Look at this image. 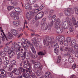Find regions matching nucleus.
Masks as SVG:
<instances>
[{
	"label": "nucleus",
	"mask_w": 78,
	"mask_h": 78,
	"mask_svg": "<svg viewBox=\"0 0 78 78\" xmlns=\"http://www.w3.org/2000/svg\"><path fill=\"white\" fill-rule=\"evenodd\" d=\"M46 39L43 40L44 44V45H48V49H51L52 47V39L50 37H46Z\"/></svg>",
	"instance_id": "f257e3e1"
},
{
	"label": "nucleus",
	"mask_w": 78,
	"mask_h": 78,
	"mask_svg": "<svg viewBox=\"0 0 78 78\" xmlns=\"http://www.w3.org/2000/svg\"><path fill=\"white\" fill-rule=\"evenodd\" d=\"M24 44H27V45L31 48L33 53L34 54H36V52L35 50V48H34V46H33V44L32 43H30V42L28 40L26 39L25 40Z\"/></svg>",
	"instance_id": "f03ea898"
},
{
	"label": "nucleus",
	"mask_w": 78,
	"mask_h": 78,
	"mask_svg": "<svg viewBox=\"0 0 78 78\" xmlns=\"http://www.w3.org/2000/svg\"><path fill=\"white\" fill-rule=\"evenodd\" d=\"M4 51L8 52V53L9 54V55L11 57H12L15 55V53H14L13 52H11V49H9V47H6L4 48Z\"/></svg>",
	"instance_id": "7ed1b4c3"
},
{
	"label": "nucleus",
	"mask_w": 78,
	"mask_h": 78,
	"mask_svg": "<svg viewBox=\"0 0 78 78\" xmlns=\"http://www.w3.org/2000/svg\"><path fill=\"white\" fill-rule=\"evenodd\" d=\"M35 14H36V13L34 12H29L26 14V18L27 19H31V18L34 16Z\"/></svg>",
	"instance_id": "20e7f679"
},
{
	"label": "nucleus",
	"mask_w": 78,
	"mask_h": 78,
	"mask_svg": "<svg viewBox=\"0 0 78 78\" xmlns=\"http://www.w3.org/2000/svg\"><path fill=\"white\" fill-rule=\"evenodd\" d=\"M71 11H73L72 8H69L64 11V13L66 16H70Z\"/></svg>",
	"instance_id": "39448f33"
},
{
	"label": "nucleus",
	"mask_w": 78,
	"mask_h": 78,
	"mask_svg": "<svg viewBox=\"0 0 78 78\" xmlns=\"http://www.w3.org/2000/svg\"><path fill=\"white\" fill-rule=\"evenodd\" d=\"M44 12H41L37 14L35 17V19L36 20H39L40 19H41L44 16Z\"/></svg>",
	"instance_id": "423d86ee"
},
{
	"label": "nucleus",
	"mask_w": 78,
	"mask_h": 78,
	"mask_svg": "<svg viewBox=\"0 0 78 78\" xmlns=\"http://www.w3.org/2000/svg\"><path fill=\"white\" fill-rule=\"evenodd\" d=\"M38 68H39V70H38L36 71V74L37 76H40L42 74L43 72L42 71V68H43V66H40L39 67H38Z\"/></svg>",
	"instance_id": "0eeeda50"
},
{
	"label": "nucleus",
	"mask_w": 78,
	"mask_h": 78,
	"mask_svg": "<svg viewBox=\"0 0 78 78\" xmlns=\"http://www.w3.org/2000/svg\"><path fill=\"white\" fill-rule=\"evenodd\" d=\"M55 25L56 26V27H61V20L59 18H58L56 20Z\"/></svg>",
	"instance_id": "6e6552de"
},
{
	"label": "nucleus",
	"mask_w": 78,
	"mask_h": 78,
	"mask_svg": "<svg viewBox=\"0 0 78 78\" xmlns=\"http://www.w3.org/2000/svg\"><path fill=\"white\" fill-rule=\"evenodd\" d=\"M11 33L12 34L15 36H18L19 34L17 32V30L15 29H12L11 30Z\"/></svg>",
	"instance_id": "1a4fd4ad"
},
{
	"label": "nucleus",
	"mask_w": 78,
	"mask_h": 78,
	"mask_svg": "<svg viewBox=\"0 0 78 78\" xmlns=\"http://www.w3.org/2000/svg\"><path fill=\"white\" fill-rule=\"evenodd\" d=\"M56 39L57 41H58V42H60V41H64L65 38L64 37L62 36L61 37L60 36H58L56 38Z\"/></svg>",
	"instance_id": "9d476101"
},
{
	"label": "nucleus",
	"mask_w": 78,
	"mask_h": 78,
	"mask_svg": "<svg viewBox=\"0 0 78 78\" xmlns=\"http://www.w3.org/2000/svg\"><path fill=\"white\" fill-rule=\"evenodd\" d=\"M41 27H42V28L43 30H47L48 28V26L47 24H45V23L42 22V24H41Z\"/></svg>",
	"instance_id": "9b49d317"
},
{
	"label": "nucleus",
	"mask_w": 78,
	"mask_h": 78,
	"mask_svg": "<svg viewBox=\"0 0 78 78\" xmlns=\"http://www.w3.org/2000/svg\"><path fill=\"white\" fill-rule=\"evenodd\" d=\"M12 73H14L15 75H19L20 74V71L17 70L16 68L14 69L13 70L12 72Z\"/></svg>",
	"instance_id": "f8f14e48"
},
{
	"label": "nucleus",
	"mask_w": 78,
	"mask_h": 78,
	"mask_svg": "<svg viewBox=\"0 0 78 78\" xmlns=\"http://www.w3.org/2000/svg\"><path fill=\"white\" fill-rule=\"evenodd\" d=\"M55 27L56 28V31L57 33H58V34L59 33H62V30L60 29V27H56V26H55Z\"/></svg>",
	"instance_id": "ddd939ff"
},
{
	"label": "nucleus",
	"mask_w": 78,
	"mask_h": 78,
	"mask_svg": "<svg viewBox=\"0 0 78 78\" xmlns=\"http://www.w3.org/2000/svg\"><path fill=\"white\" fill-rule=\"evenodd\" d=\"M13 35L11 34L10 32H8L7 35V37L8 39H12L13 37Z\"/></svg>",
	"instance_id": "4468645a"
},
{
	"label": "nucleus",
	"mask_w": 78,
	"mask_h": 78,
	"mask_svg": "<svg viewBox=\"0 0 78 78\" xmlns=\"http://www.w3.org/2000/svg\"><path fill=\"white\" fill-rule=\"evenodd\" d=\"M6 52L5 51H0V56L2 58L5 57L6 56Z\"/></svg>",
	"instance_id": "2eb2a0df"
},
{
	"label": "nucleus",
	"mask_w": 78,
	"mask_h": 78,
	"mask_svg": "<svg viewBox=\"0 0 78 78\" xmlns=\"http://www.w3.org/2000/svg\"><path fill=\"white\" fill-rule=\"evenodd\" d=\"M25 9H29V10H31L32 9V6H30L28 4H27L25 6Z\"/></svg>",
	"instance_id": "dca6fc26"
},
{
	"label": "nucleus",
	"mask_w": 78,
	"mask_h": 78,
	"mask_svg": "<svg viewBox=\"0 0 78 78\" xmlns=\"http://www.w3.org/2000/svg\"><path fill=\"white\" fill-rule=\"evenodd\" d=\"M58 42L56 41H53L52 42V44L54 46H55V48H59V46H58Z\"/></svg>",
	"instance_id": "f3484780"
},
{
	"label": "nucleus",
	"mask_w": 78,
	"mask_h": 78,
	"mask_svg": "<svg viewBox=\"0 0 78 78\" xmlns=\"http://www.w3.org/2000/svg\"><path fill=\"white\" fill-rule=\"evenodd\" d=\"M51 76V73L50 72H47L44 74V77L45 78H48Z\"/></svg>",
	"instance_id": "a211bd4d"
},
{
	"label": "nucleus",
	"mask_w": 78,
	"mask_h": 78,
	"mask_svg": "<svg viewBox=\"0 0 78 78\" xmlns=\"http://www.w3.org/2000/svg\"><path fill=\"white\" fill-rule=\"evenodd\" d=\"M68 61L69 63H72L74 62V58L73 57H69L68 58Z\"/></svg>",
	"instance_id": "6ab92c4d"
},
{
	"label": "nucleus",
	"mask_w": 78,
	"mask_h": 78,
	"mask_svg": "<svg viewBox=\"0 0 78 78\" xmlns=\"http://www.w3.org/2000/svg\"><path fill=\"white\" fill-rule=\"evenodd\" d=\"M3 34L4 36V37H2V40L3 41H5V38L7 41H9V40H8V39L7 38V37H6V35H5V33H4V32L3 33Z\"/></svg>",
	"instance_id": "aec40b11"
},
{
	"label": "nucleus",
	"mask_w": 78,
	"mask_h": 78,
	"mask_svg": "<svg viewBox=\"0 0 78 78\" xmlns=\"http://www.w3.org/2000/svg\"><path fill=\"white\" fill-rule=\"evenodd\" d=\"M26 78H37L36 75H35L33 73L31 74V75H30L29 76L26 77Z\"/></svg>",
	"instance_id": "412c9836"
},
{
	"label": "nucleus",
	"mask_w": 78,
	"mask_h": 78,
	"mask_svg": "<svg viewBox=\"0 0 78 78\" xmlns=\"http://www.w3.org/2000/svg\"><path fill=\"white\" fill-rule=\"evenodd\" d=\"M35 68H38V67H39L41 66V63L39 62H35L34 64Z\"/></svg>",
	"instance_id": "4be33fe9"
},
{
	"label": "nucleus",
	"mask_w": 78,
	"mask_h": 78,
	"mask_svg": "<svg viewBox=\"0 0 78 78\" xmlns=\"http://www.w3.org/2000/svg\"><path fill=\"white\" fill-rule=\"evenodd\" d=\"M45 54H46V52L45 50H44L42 51H40L38 53V54L41 56H44Z\"/></svg>",
	"instance_id": "5701e85b"
},
{
	"label": "nucleus",
	"mask_w": 78,
	"mask_h": 78,
	"mask_svg": "<svg viewBox=\"0 0 78 78\" xmlns=\"http://www.w3.org/2000/svg\"><path fill=\"white\" fill-rule=\"evenodd\" d=\"M65 26H66V21L65 20H62V27L65 29L66 28H65Z\"/></svg>",
	"instance_id": "b1692460"
},
{
	"label": "nucleus",
	"mask_w": 78,
	"mask_h": 78,
	"mask_svg": "<svg viewBox=\"0 0 78 78\" xmlns=\"http://www.w3.org/2000/svg\"><path fill=\"white\" fill-rule=\"evenodd\" d=\"M36 0H29L28 2V3L30 5H33L36 2Z\"/></svg>",
	"instance_id": "393cba45"
},
{
	"label": "nucleus",
	"mask_w": 78,
	"mask_h": 78,
	"mask_svg": "<svg viewBox=\"0 0 78 78\" xmlns=\"http://www.w3.org/2000/svg\"><path fill=\"white\" fill-rule=\"evenodd\" d=\"M13 25H16V26H18V25H19L20 24V22H19L18 21H14L13 22Z\"/></svg>",
	"instance_id": "a878e982"
},
{
	"label": "nucleus",
	"mask_w": 78,
	"mask_h": 78,
	"mask_svg": "<svg viewBox=\"0 0 78 78\" xmlns=\"http://www.w3.org/2000/svg\"><path fill=\"white\" fill-rule=\"evenodd\" d=\"M11 4L12 6H17V2L14 0L11 3Z\"/></svg>",
	"instance_id": "bb28decb"
},
{
	"label": "nucleus",
	"mask_w": 78,
	"mask_h": 78,
	"mask_svg": "<svg viewBox=\"0 0 78 78\" xmlns=\"http://www.w3.org/2000/svg\"><path fill=\"white\" fill-rule=\"evenodd\" d=\"M14 9L15 11H16V12H20V11H21V9L18 7H15Z\"/></svg>",
	"instance_id": "cd10ccee"
},
{
	"label": "nucleus",
	"mask_w": 78,
	"mask_h": 78,
	"mask_svg": "<svg viewBox=\"0 0 78 78\" xmlns=\"http://www.w3.org/2000/svg\"><path fill=\"white\" fill-rule=\"evenodd\" d=\"M51 20L52 21L54 22L56 21V15H54L52 16V17Z\"/></svg>",
	"instance_id": "c85d7f7f"
},
{
	"label": "nucleus",
	"mask_w": 78,
	"mask_h": 78,
	"mask_svg": "<svg viewBox=\"0 0 78 78\" xmlns=\"http://www.w3.org/2000/svg\"><path fill=\"white\" fill-rule=\"evenodd\" d=\"M76 44V41L75 40H73L71 41V45H75Z\"/></svg>",
	"instance_id": "c756f323"
},
{
	"label": "nucleus",
	"mask_w": 78,
	"mask_h": 78,
	"mask_svg": "<svg viewBox=\"0 0 78 78\" xmlns=\"http://www.w3.org/2000/svg\"><path fill=\"white\" fill-rule=\"evenodd\" d=\"M45 7L44 6H43L42 5H41L40 7L37 8V10L39 11H40L41 10H42Z\"/></svg>",
	"instance_id": "7c9ffc66"
},
{
	"label": "nucleus",
	"mask_w": 78,
	"mask_h": 78,
	"mask_svg": "<svg viewBox=\"0 0 78 78\" xmlns=\"http://www.w3.org/2000/svg\"><path fill=\"white\" fill-rule=\"evenodd\" d=\"M26 56L27 58L30 57H31V56H32V53H31V52L30 51H29V52L27 54Z\"/></svg>",
	"instance_id": "2f4dec72"
},
{
	"label": "nucleus",
	"mask_w": 78,
	"mask_h": 78,
	"mask_svg": "<svg viewBox=\"0 0 78 78\" xmlns=\"http://www.w3.org/2000/svg\"><path fill=\"white\" fill-rule=\"evenodd\" d=\"M17 14V13L16 12H12L10 14V16L12 17H13Z\"/></svg>",
	"instance_id": "473e14b6"
},
{
	"label": "nucleus",
	"mask_w": 78,
	"mask_h": 78,
	"mask_svg": "<svg viewBox=\"0 0 78 78\" xmlns=\"http://www.w3.org/2000/svg\"><path fill=\"white\" fill-rule=\"evenodd\" d=\"M54 22H53V21H52L50 23H49L48 24L49 27H53V25Z\"/></svg>",
	"instance_id": "72a5a7b5"
},
{
	"label": "nucleus",
	"mask_w": 78,
	"mask_h": 78,
	"mask_svg": "<svg viewBox=\"0 0 78 78\" xmlns=\"http://www.w3.org/2000/svg\"><path fill=\"white\" fill-rule=\"evenodd\" d=\"M71 21L72 23H73H73H75L76 22L75 19V18L73 17L72 18V19L71 20Z\"/></svg>",
	"instance_id": "f704fd0d"
},
{
	"label": "nucleus",
	"mask_w": 78,
	"mask_h": 78,
	"mask_svg": "<svg viewBox=\"0 0 78 78\" xmlns=\"http://www.w3.org/2000/svg\"><path fill=\"white\" fill-rule=\"evenodd\" d=\"M11 62L12 66H15V65H16V62L14 60L11 61Z\"/></svg>",
	"instance_id": "c9c22d12"
},
{
	"label": "nucleus",
	"mask_w": 78,
	"mask_h": 78,
	"mask_svg": "<svg viewBox=\"0 0 78 78\" xmlns=\"http://www.w3.org/2000/svg\"><path fill=\"white\" fill-rule=\"evenodd\" d=\"M18 45L19 47H24V44L22 42H19L18 43Z\"/></svg>",
	"instance_id": "e433bc0d"
},
{
	"label": "nucleus",
	"mask_w": 78,
	"mask_h": 78,
	"mask_svg": "<svg viewBox=\"0 0 78 78\" xmlns=\"http://www.w3.org/2000/svg\"><path fill=\"white\" fill-rule=\"evenodd\" d=\"M69 31L70 32H73L74 31V29L73 26H71L69 27Z\"/></svg>",
	"instance_id": "4c0bfd02"
},
{
	"label": "nucleus",
	"mask_w": 78,
	"mask_h": 78,
	"mask_svg": "<svg viewBox=\"0 0 78 78\" xmlns=\"http://www.w3.org/2000/svg\"><path fill=\"white\" fill-rule=\"evenodd\" d=\"M32 56H31V57H32V58L35 59V58H37V55H33V54L32 53Z\"/></svg>",
	"instance_id": "58836bf2"
},
{
	"label": "nucleus",
	"mask_w": 78,
	"mask_h": 78,
	"mask_svg": "<svg viewBox=\"0 0 78 78\" xmlns=\"http://www.w3.org/2000/svg\"><path fill=\"white\" fill-rule=\"evenodd\" d=\"M54 52L55 53L57 54V53H59V50L58 49L56 48H55L54 49Z\"/></svg>",
	"instance_id": "ea45409f"
},
{
	"label": "nucleus",
	"mask_w": 78,
	"mask_h": 78,
	"mask_svg": "<svg viewBox=\"0 0 78 78\" xmlns=\"http://www.w3.org/2000/svg\"><path fill=\"white\" fill-rule=\"evenodd\" d=\"M23 75L26 77H28V76H29V74L27 73H26L25 74H23Z\"/></svg>",
	"instance_id": "a19ab883"
},
{
	"label": "nucleus",
	"mask_w": 78,
	"mask_h": 78,
	"mask_svg": "<svg viewBox=\"0 0 78 78\" xmlns=\"http://www.w3.org/2000/svg\"><path fill=\"white\" fill-rule=\"evenodd\" d=\"M14 20H17L19 19V16H17V15L16 14L15 16H14L13 18Z\"/></svg>",
	"instance_id": "79ce46f5"
},
{
	"label": "nucleus",
	"mask_w": 78,
	"mask_h": 78,
	"mask_svg": "<svg viewBox=\"0 0 78 78\" xmlns=\"http://www.w3.org/2000/svg\"><path fill=\"white\" fill-rule=\"evenodd\" d=\"M14 8V7L13 6H9L7 7V9L9 11H10V10L12 9H13Z\"/></svg>",
	"instance_id": "37998d69"
},
{
	"label": "nucleus",
	"mask_w": 78,
	"mask_h": 78,
	"mask_svg": "<svg viewBox=\"0 0 78 78\" xmlns=\"http://www.w3.org/2000/svg\"><path fill=\"white\" fill-rule=\"evenodd\" d=\"M15 48H16V47L13 46H12L11 47L10 50L11 52H13V53H15L13 51H14V50H15Z\"/></svg>",
	"instance_id": "c03bdc74"
},
{
	"label": "nucleus",
	"mask_w": 78,
	"mask_h": 78,
	"mask_svg": "<svg viewBox=\"0 0 78 78\" xmlns=\"http://www.w3.org/2000/svg\"><path fill=\"white\" fill-rule=\"evenodd\" d=\"M67 56L69 58H70V57H72V52H68L67 53Z\"/></svg>",
	"instance_id": "a18cd8bd"
},
{
	"label": "nucleus",
	"mask_w": 78,
	"mask_h": 78,
	"mask_svg": "<svg viewBox=\"0 0 78 78\" xmlns=\"http://www.w3.org/2000/svg\"><path fill=\"white\" fill-rule=\"evenodd\" d=\"M25 55H26V52H25L24 53H23V52H21L20 54V56L22 57V56H23Z\"/></svg>",
	"instance_id": "49530a36"
},
{
	"label": "nucleus",
	"mask_w": 78,
	"mask_h": 78,
	"mask_svg": "<svg viewBox=\"0 0 78 78\" xmlns=\"http://www.w3.org/2000/svg\"><path fill=\"white\" fill-rule=\"evenodd\" d=\"M23 47L26 51H28V48L27 46H24Z\"/></svg>",
	"instance_id": "de8ad7c7"
},
{
	"label": "nucleus",
	"mask_w": 78,
	"mask_h": 78,
	"mask_svg": "<svg viewBox=\"0 0 78 78\" xmlns=\"http://www.w3.org/2000/svg\"><path fill=\"white\" fill-rule=\"evenodd\" d=\"M64 45H65V46H67L68 45V44H69V43H68V41H65L64 42Z\"/></svg>",
	"instance_id": "09e8293b"
},
{
	"label": "nucleus",
	"mask_w": 78,
	"mask_h": 78,
	"mask_svg": "<svg viewBox=\"0 0 78 78\" xmlns=\"http://www.w3.org/2000/svg\"><path fill=\"white\" fill-rule=\"evenodd\" d=\"M9 62V60H7L6 61H5L4 62V65H5L6 66H7V64H8Z\"/></svg>",
	"instance_id": "8fccbe9b"
},
{
	"label": "nucleus",
	"mask_w": 78,
	"mask_h": 78,
	"mask_svg": "<svg viewBox=\"0 0 78 78\" xmlns=\"http://www.w3.org/2000/svg\"><path fill=\"white\" fill-rule=\"evenodd\" d=\"M73 48H70L68 49L69 52H71L72 53V52L73 51Z\"/></svg>",
	"instance_id": "3c124183"
},
{
	"label": "nucleus",
	"mask_w": 78,
	"mask_h": 78,
	"mask_svg": "<svg viewBox=\"0 0 78 78\" xmlns=\"http://www.w3.org/2000/svg\"><path fill=\"white\" fill-rule=\"evenodd\" d=\"M32 42L34 44L35 43H36V39L34 38L32 40Z\"/></svg>",
	"instance_id": "603ef678"
},
{
	"label": "nucleus",
	"mask_w": 78,
	"mask_h": 78,
	"mask_svg": "<svg viewBox=\"0 0 78 78\" xmlns=\"http://www.w3.org/2000/svg\"><path fill=\"white\" fill-rule=\"evenodd\" d=\"M74 10H75V13L76 14L78 15V9L77 8H75Z\"/></svg>",
	"instance_id": "864d4df0"
},
{
	"label": "nucleus",
	"mask_w": 78,
	"mask_h": 78,
	"mask_svg": "<svg viewBox=\"0 0 78 78\" xmlns=\"http://www.w3.org/2000/svg\"><path fill=\"white\" fill-rule=\"evenodd\" d=\"M18 51H23V48H18Z\"/></svg>",
	"instance_id": "5fc2aeb1"
},
{
	"label": "nucleus",
	"mask_w": 78,
	"mask_h": 78,
	"mask_svg": "<svg viewBox=\"0 0 78 78\" xmlns=\"http://www.w3.org/2000/svg\"><path fill=\"white\" fill-rule=\"evenodd\" d=\"M72 68L73 69H75L76 67V64H74L72 66Z\"/></svg>",
	"instance_id": "6e6d98bb"
},
{
	"label": "nucleus",
	"mask_w": 78,
	"mask_h": 78,
	"mask_svg": "<svg viewBox=\"0 0 78 78\" xmlns=\"http://www.w3.org/2000/svg\"><path fill=\"white\" fill-rule=\"evenodd\" d=\"M64 48L65 47L64 46H61L60 48L61 51H63V50H64Z\"/></svg>",
	"instance_id": "4d7b16f0"
},
{
	"label": "nucleus",
	"mask_w": 78,
	"mask_h": 78,
	"mask_svg": "<svg viewBox=\"0 0 78 78\" xmlns=\"http://www.w3.org/2000/svg\"><path fill=\"white\" fill-rule=\"evenodd\" d=\"M64 50L65 51H69V48H68L67 47H65Z\"/></svg>",
	"instance_id": "13d9d810"
},
{
	"label": "nucleus",
	"mask_w": 78,
	"mask_h": 78,
	"mask_svg": "<svg viewBox=\"0 0 78 78\" xmlns=\"http://www.w3.org/2000/svg\"><path fill=\"white\" fill-rule=\"evenodd\" d=\"M17 45V43H13L12 44V46L14 47H16V46Z\"/></svg>",
	"instance_id": "bf43d9fd"
},
{
	"label": "nucleus",
	"mask_w": 78,
	"mask_h": 78,
	"mask_svg": "<svg viewBox=\"0 0 78 78\" xmlns=\"http://www.w3.org/2000/svg\"><path fill=\"white\" fill-rule=\"evenodd\" d=\"M35 46V47H39V43H36L35 44H34Z\"/></svg>",
	"instance_id": "052dcab7"
},
{
	"label": "nucleus",
	"mask_w": 78,
	"mask_h": 78,
	"mask_svg": "<svg viewBox=\"0 0 78 78\" xmlns=\"http://www.w3.org/2000/svg\"><path fill=\"white\" fill-rule=\"evenodd\" d=\"M67 41H68V42H70V41H71V38L68 37L67 38Z\"/></svg>",
	"instance_id": "680f3d73"
},
{
	"label": "nucleus",
	"mask_w": 78,
	"mask_h": 78,
	"mask_svg": "<svg viewBox=\"0 0 78 78\" xmlns=\"http://www.w3.org/2000/svg\"><path fill=\"white\" fill-rule=\"evenodd\" d=\"M16 55H18V57H19L20 56V52L19 51H17L16 52Z\"/></svg>",
	"instance_id": "e2e57ef3"
},
{
	"label": "nucleus",
	"mask_w": 78,
	"mask_h": 78,
	"mask_svg": "<svg viewBox=\"0 0 78 78\" xmlns=\"http://www.w3.org/2000/svg\"><path fill=\"white\" fill-rule=\"evenodd\" d=\"M23 74H22L21 75L17 77V78H22V76H23Z\"/></svg>",
	"instance_id": "0e129e2a"
},
{
	"label": "nucleus",
	"mask_w": 78,
	"mask_h": 78,
	"mask_svg": "<svg viewBox=\"0 0 78 78\" xmlns=\"http://www.w3.org/2000/svg\"><path fill=\"white\" fill-rule=\"evenodd\" d=\"M39 7V5L37 4H35L34 5V8H38Z\"/></svg>",
	"instance_id": "69168bd1"
},
{
	"label": "nucleus",
	"mask_w": 78,
	"mask_h": 78,
	"mask_svg": "<svg viewBox=\"0 0 78 78\" xmlns=\"http://www.w3.org/2000/svg\"><path fill=\"white\" fill-rule=\"evenodd\" d=\"M70 78H76V76L74 75H72L70 76Z\"/></svg>",
	"instance_id": "338daca9"
},
{
	"label": "nucleus",
	"mask_w": 78,
	"mask_h": 78,
	"mask_svg": "<svg viewBox=\"0 0 78 78\" xmlns=\"http://www.w3.org/2000/svg\"><path fill=\"white\" fill-rule=\"evenodd\" d=\"M75 57H78V53L76 52L75 53Z\"/></svg>",
	"instance_id": "774afa93"
}]
</instances>
